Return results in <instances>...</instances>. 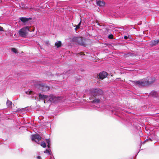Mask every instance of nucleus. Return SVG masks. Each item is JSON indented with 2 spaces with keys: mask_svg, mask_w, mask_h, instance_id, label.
I'll list each match as a JSON object with an SVG mask.
<instances>
[{
  "mask_svg": "<svg viewBox=\"0 0 159 159\" xmlns=\"http://www.w3.org/2000/svg\"><path fill=\"white\" fill-rule=\"evenodd\" d=\"M98 25H99V23H98Z\"/></svg>",
  "mask_w": 159,
  "mask_h": 159,
  "instance_id": "2f4dec72",
  "label": "nucleus"
},
{
  "mask_svg": "<svg viewBox=\"0 0 159 159\" xmlns=\"http://www.w3.org/2000/svg\"><path fill=\"white\" fill-rule=\"evenodd\" d=\"M89 106V109H92L94 108L96 110H98V108H96V107L93 105V104H89L88 105Z\"/></svg>",
  "mask_w": 159,
  "mask_h": 159,
  "instance_id": "dca6fc26",
  "label": "nucleus"
},
{
  "mask_svg": "<svg viewBox=\"0 0 159 159\" xmlns=\"http://www.w3.org/2000/svg\"><path fill=\"white\" fill-rule=\"evenodd\" d=\"M85 1H86V0H85ZM90 0H86L87 1H88V2H89V1H90Z\"/></svg>",
  "mask_w": 159,
  "mask_h": 159,
  "instance_id": "cd10ccee",
  "label": "nucleus"
},
{
  "mask_svg": "<svg viewBox=\"0 0 159 159\" xmlns=\"http://www.w3.org/2000/svg\"><path fill=\"white\" fill-rule=\"evenodd\" d=\"M103 93V91L100 89H93L91 91V96L93 98L92 103L96 104L100 103L101 102V97L102 96Z\"/></svg>",
  "mask_w": 159,
  "mask_h": 159,
  "instance_id": "f257e3e1",
  "label": "nucleus"
},
{
  "mask_svg": "<svg viewBox=\"0 0 159 159\" xmlns=\"http://www.w3.org/2000/svg\"><path fill=\"white\" fill-rule=\"evenodd\" d=\"M115 111H117V112H118V111L117 110H115Z\"/></svg>",
  "mask_w": 159,
  "mask_h": 159,
  "instance_id": "7c9ffc66",
  "label": "nucleus"
},
{
  "mask_svg": "<svg viewBox=\"0 0 159 159\" xmlns=\"http://www.w3.org/2000/svg\"><path fill=\"white\" fill-rule=\"evenodd\" d=\"M46 142L48 143V147L49 148H50V141L49 139H46Z\"/></svg>",
  "mask_w": 159,
  "mask_h": 159,
  "instance_id": "a211bd4d",
  "label": "nucleus"
},
{
  "mask_svg": "<svg viewBox=\"0 0 159 159\" xmlns=\"http://www.w3.org/2000/svg\"><path fill=\"white\" fill-rule=\"evenodd\" d=\"M113 111H113V110H111V112H112V113H113Z\"/></svg>",
  "mask_w": 159,
  "mask_h": 159,
  "instance_id": "c756f323",
  "label": "nucleus"
},
{
  "mask_svg": "<svg viewBox=\"0 0 159 159\" xmlns=\"http://www.w3.org/2000/svg\"><path fill=\"white\" fill-rule=\"evenodd\" d=\"M74 40L79 45L85 47L86 46V44L83 42L82 38L80 37H76L74 39Z\"/></svg>",
  "mask_w": 159,
  "mask_h": 159,
  "instance_id": "423d86ee",
  "label": "nucleus"
},
{
  "mask_svg": "<svg viewBox=\"0 0 159 159\" xmlns=\"http://www.w3.org/2000/svg\"><path fill=\"white\" fill-rule=\"evenodd\" d=\"M108 37L110 39H113V36L112 34H111L108 35Z\"/></svg>",
  "mask_w": 159,
  "mask_h": 159,
  "instance_id": "5701e85b",
  "label": "nucleus"
},
{
  "mask_svg": "<svg viewBox=\"0 0 159 159\" xmlns=\"http://www.w3.org/2000/svg\"><path fill=\"white\" fill-rule=\"evenodd\" d=\"M127 55H128V56H131L132 55V54L131 53H128L127 54Z\"/></svg>",
  "mask_w": 159,
  "mask_h": 159,
  "instance_id": "bb28decb",
  "label": "nucleus"
},
{
  "mask_svg": "<svg viewBox=\"0 0 159 159\" xmlns=\"http://www.w3.org/2000/svg\"><path fill=\"white\" fill-rule=\"evenodd\" d=\"M41 146L43 148H45L46 146V144L44 142H41Z\"/></svg>",
  "mask_w": 159,
  "mask_h": 159,
  "instance_id": "aec40b11",
  "label": "nucleus"
},
{
  "mask_svg": "<svg viewBox=\"0 0 159 159\" xmlns=\"http://www.w3.org/2000/svg\"><path fill=\"white\" fill-rule=\"evenodd\" d=\"M7 105L8 107H10L12 104V102L8 100H7Z\"/></svg>",
  "mask_w": 159,
  "mask_h": 159,
  "instance_id": "f3484780",
  "label": "nucleus"
},
{
  "mask_svg": "<svg viewBox=\"0 0 159 159\" xmlns=\"http://www.w3.org/2000/svg\"><path fill=\"white\" fill-rule=\"evenodd\" d=\"M48 99L49 102L51 103H56L60 101L64 100V98L62 97L50 95L48 96Z\"/></svg>",
  "mask_w": 159,
  "mask_h": 159,
  "instance_id": "20e7f679",
  "label": "nucleus"
},
{
  "mask_svg": "<svg viewBox=\"0 0 159 159\" xmlns=\"http://www.w3.org/2000/svg\"><path fill=\"white\" fill-rule=\"evenodd\" d=\"M124 38L125 39H128V37L127 36H125Z\"/></svg>",
  "mask_w": 159,
  "mask_h": 159,
  "instance_id": "393cba45",
  "label": "nucleus"
},
{
  "mask_svg": "<svg viewBox=\"0 0 159 159\" xmlns=\"http://www.w3.org/2000/svg\"><path fill=\"white\" fill-rule=\"evenodd\" d=\"M55 45L57 48H58L61 46V43L60 41H57L55 43Z\"/></svg>",
  "mask_w": 159,
  "mask_h": 159,
  "instance_id": "4468645a",
  "label": "nucleus"
},
{
  "mask_svg": "<svg viewBox=\"0 0 159 159\" xmlns=\"http://www.w3.org/2000/svg\"><path fill=\"white\" fill-rule=\"evenodd\" d=\"M107 75V73L105 71H102L100 72L99 74V77L101 80L106 78Z\"/></svg>",
  "mask_w": 159,
  "mask_h": 159,
  "instance_id": "6e6552de",
  "label": "nucleus"
},
{
  "mask_svg": "<svg viewBox=\"0 0 159 159\" xmlns=\"http://www.w3.org/2000/svg\"><path fill=\"white\" fill-rule=\"evenodd\" d=\"M11 51L14 53H17L16 49L15 48H12L11 49Z\"/></svg>",
  "mask_w": 159,
  "mask_h": 159,
  "instance_id": "4be33fe9",
  "label": "nucleus"
},
{
  "mask_svg": "<svg viewBox=\"0 0 159 159\" xmlns=\"http://www.w3.org/2000/svg\"><path fill=\"white\" fill-rule=\"evenodd\" d=\"M39 98L41 100H44L45 99H48V96L45 95H42L41 93H39Z\"/></svg>",
  "mask_w": 159,
  "mask_h": 159,
  "instance_id": "9d476101",
  "label": "nucleus"
},
{
  "mask_svg": "<svg viewBox=\"0 0 159 159\" xmlns=\"http://www.w3.org/2000/svg\"><path fill=\"white\" fill-rule=\"evenodd\" d=\"M20 19L23 23H25L28 21L29 20H31V18H26L24 17H21L20 18Z\"/></svg>",
  "mask_w": 159,
  "mask_h": 159,
  "instance_id": "9b49d317",
  "label": "nucleus"
},
{
  "mask_svg": "<svg viewBox=\"0 0 159 159\" xmlns=\"http://www.w3.org/2000/svg\"><path fill=\"white\" fill-rule=\"evenodd\" d=\"M158 43L157 40L152 41L150 42V45L152 46H154L157 45Z\"/></svg>",
  "mask_w": 159,
  "mask_h": 159,
  "instance_id": "ddd939ff",
  "label": "nucleus"
},
{
  "mask_svg": "<svg viewBox=\"0 0 159 159\" xmlns=\"http://www.w3.org/2000/svg\"><path fill=\"white\" fill-rule=\"evenodd\" d=\"M44 103H45V100H44Z\"/></svg>",
  "mask_w": 159,
  "mask_h": 159,
  "instance_id": "473e14b6",
  "label": "nucleus"
},
{
  "mask_svg": "<svg viewBox=\"0 0 159 159\" xmlns=\"http://www.w3.org/2000/svg\"><path fill=\"white\" fill-rule=\"evenodd\" d=\"M30 31L29 28L28 26L25 27L20 29L19 31V35L22 37H25L28 32Z\"/></svg>",
  "mask_w": 159,
  "mask_h": 159,
  "instance_id": "39448f33",
  "label": "nucleus"
},
{
  "mask_svg": "<svg viewBox=\"0 0 159 159\" xmlns=\"http://www.w3.org/2000/svg\"><path fill=\"white\" fill-rule=\"evenodd\" d=\"M155 80L154 77H148L147 79H142L140 80L136 81L135 84L139 86H149L153 83Z\"/></svg>",
  "mask_w": 159,
  "mask_h": 159,
  "instance_id": "f03ea898",
  "label": "nucleus"
},
{
  "mask_svg": "<svg viewBox=\"0 0 159 159\" xmlns=\"http://www.w3.org/2000/svg\"><path fill=\"white\" fill-rule=\"evenodd\" d=\"M26 94L29 95H31V97L32 98H35L36 99L37 97V95L34 93V92L31 90H28L25 92Z\"/></svg>",
  "mask_w": 159,
  "mask_h": 159,
  "instance_id": "1a4fd4ad",
  "label": "nucleus"
},
{
  "mask_svg": "<svg viewBox=\"0 0 159 159\" xmlns=\"http://www.w3.org/2000/svg\"><path fill=\"white\" fill-rule=\"evenodd\" d=\"M31 139L33 141H34L38 144H40L39 141L41 139V137L38 134L32 135L31 136Z\"/></svg>",
  "mask_w": 159,
  "mask_h": 159,
  "instance_id": "0eeeda50",
  "label": "nucleus"
},
{
  "mask_svg": "<svg viewBox=\"0 0 159 159\" xmlns=\"http://www.w3.org/2000/svg\"><path fill=\"white\" fill-rule=\"evenodd\" d=\"M37 158L38 159H41V157L39 156L37 157Z\"/></svg>",
  "mask_w": 159,
  "mask_h": 159,
  "instance_id": "a878e982",
  "label": "nucleus"
},
{
  "mask_svg": "<svg viewBox=\"0 0 159 159\" xmlns=\"http://www.w3.org/2000/svg\"><path fill=\"white\" fill-rule=\"evenodd\" d=\"M150 94L154 97H156L157 95V92L154 91H152L150 93Z\"/></svg>",
  "mask_w": 159,
  "mask_h": 159,
  "instance_id": "2eb2a0df",
  "label": "nucleus"
},
{
  "mask_svg": "<svg viewBox=\"0 0 159 159\" xmlns=\"http://www.w3.org/2000/svg\"><path fill=\"white\" fill-rule=\"evenodd\" d=\"M3 29L2 27L0 26V31H3Z\"/></svg>",
  "mask_w": 159,
  "mask_h": 159,
  "instance_id": "b1692460",
  "label": "nucleus"
},
{
  "mask_svg": "<svg viewBox=\"0 0 159 159\" xmlns=\"http://www.w3.org/2000/svg\"><path fill=\"white\" fill-rule=\"evenodd\" d=\"M96 3L97 5L99 6L102 7L105 4V3L103 1H102L100 0L97 1Z\"/></svg>",
  "mask_w": 159,
  "mask_h": 159,
  "instance_id": "f8f14e48",
  "label": "nucleus"
},
{
  "mask_svg": "<svg viewBox=\"0 0 159 159\" xmlns=\"http://www.w3.org/2000/svg\"><path fill=\"white\" fill-rule=\"evenodd\" d=\"M44 152L46 153H47L49 155H51V152H50L49 150L48 149H46L45 151H44Z\"/></svg>",
  "mask_w": 159,
  "mask_h": 159,
  "instance_id": "412c9836",
  "label": "nucleus"
},
{
  "mask_svg": "<svg viewBox=\"0 0 159 159\" xmlns=\"http://www.w3.org/2000/svg\"><path fill=\"white\" fill-rule=\"evenodd\" d=\"M37 84H34L36 89L42 91H48L49 89V87L47 85L42 83L40 82L37 81Z\"/></svg>",
  "mask_w": 159,
  "mask_h": 159,
  "instance_id": "7ed1b4c3",
  "label": "nucleus"
},
{
  "mask_svg": "<svg viewBox=\"0 0 159 159\" xmlns=\"http://www.w3.org/2000/svg\"><path fill=\"white\" fill-rule=\"evenodd\" d=\"M81 20H80V22H79V24L76 26V28L75 29V30H76L77 29H78L80 28V25H81Z\"/></svg>",
  "mask_w": 159,
  "mask_h": 159,
  "instance_id": "6ab92c4d",
  "label": "nucleus"
},
{
  "mask_svg": "<svg viewBox=\"0 0 159 159\" xmlns=\"http://www.w3.org/2000/svg\"><path fill=\"white\" fill-rule=\"evenodd\" d=\"M157 41L158 43H159V39L157 40Z\"/></svg>",
  "mask_w": 159,
  "mask_h": 159,
  "instance_id": "c85d7f7f",
  "label": "nucleus"
}]
</instances>
